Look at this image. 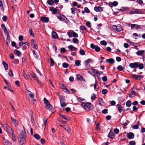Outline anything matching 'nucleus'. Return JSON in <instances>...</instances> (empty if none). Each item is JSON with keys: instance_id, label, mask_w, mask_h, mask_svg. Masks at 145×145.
<instances>
[{"instance_id": "cd10ccee", "label": "nucleus", "mask_w": 145, "mask_h": 145, "mask_svg": "<svg viewBox=\"0 0 145 145\" xmlns=\"http://www.w3.org/2000/svg\"><path fill=\"white\" fill-rule=\"evenodd\" d=\"M59 115L60 116L63 118L65 120H70V119L68 118L65 115H61V114H59Z\"/></svg>"}, {"instance_id": "6ab92c4d", "label": "nucleus", "mask_w": 145, "mask_h": 145, "mask_svg": "<svg viewBox=\"0 0 145 145\" xmlns=\"http://www.w3.org/2000/svg\"><path fill=\"white\" fill-rule=\"evenodd\" d=\"M98 101L99 103V104L101 106H102L103 105V104L104 103L103 99L101 98H99L98 99Z\"/></svg>"}, {"instance_id": "864d4df0", "label": "nucleus", "mask_w": 145, "mask_h": 145, "mask_svg": "<svg viewBox=\"0 0 145 145\" xmlns=\"http://www.w3.org/2000/svg\"><path fill=\"white\" fill-rule=\"evenodd\" d=\"M84 10H85V12L87 13H89L90 12L89 10L87 7H86L84 8Z\"/></svg>"}, {"instance_id": "2eb2a0df", "label": "nucleus", "mask_w": 145, "mask_h": 145, "mask_svg": "<svg viewBox=\"0 0 145 145\" xmlns=\"http://www.w3.org/2000/svg\"><path fill=\"white\" fill-rule=\"evenodd\" d=\"M31 76L32 77V78L34 79L35 81H37V79H38V77L36 76V74L33 73L30 74L29 75V77H30Z\"/></svg>"}, {"instance_id": "5fc2aeb1", "label": "nucleus", "mask_w": 145, "mask_h": 145, "mask_svg": "<svg viewBox=\"0 0 145 145\" xmlns=\"http://www.w3.org/2000/svg\"><path fill=\"white\" fill-rule=\"evenodd\" d=\"M72 37H78V35L76 33L73 31L72 34Z\"/></svg>"}, {"instance_id": "f704fd0d", "label": "nucleus", "mask_w": 145, "mask_h": 145, "mask_svg": "<svg viewBox=\"0 0 145 145\" xmlns=\"http://www.w3.org/2000/svg\"><path fill=\"white\" fill-rule=\"evenodd\" d=\"M75 64L77 66H79L80 65V60H76Z\"/></svg>"}, {"instance_id": "c9c22d12", "label": "nucleus", "mask_w": 145, "mask_h": 145, "mask_svg": "<svg viewBox=\"0 0 145 145\" xmlns=\"http://www.w3.org/2000/svg\"><path fill=\"white\" fill-rule=\"evenodd\" d=\"M117 69L118 71H121L123 69V68L121 65H120L117 67Z\"/></svg>"}, {"instance_id": "9d476101", "label": "nucleus", "mask_w": 145, "mask_h": 145, "mask_svg": "<svg viewBox=\"0 0 145 145\" xmlns=\"http://www.w3.org/2000/svg\"><path fill=\"white\" fill-rule=\"evenodd\" d=\"M131 76L133 78L138 80H139L140 79L142 78L143 77V76L142 75H137L135 74L132 75Z\"/></svg>"}, {"instance_id": "09e8293b", "label": "nucleus", "mask_w": 145, "mask_h": 145, "mask_svg": "<svg viewBox=\"0 0 145 145\" xmlns=\"http://www.w3.org/2000/svg\"><path fill=\"white\" fill-rule=\"evenodd\" d=\"M34 137L37 139L38 140L40 138V136L38 134H35L33 135Z\"/></svg>"}, {"instance_id": "a19ab883", "label": "nucleus", "mask_w": 145, "mask_h": 145, "mask_svg": "<svg viewBox=\"0 0 145 145\" xmlns=\"http://www.w3.org/2000/svg\"><path fill=\"white\" fill-rule=\"evenodd\" d=\"M8 74L9 76H10L12 77L13 76V74L12 72V71L11 69H10Z\"/></svg>"}, {"instance_id": "7ed1b4c3", "label": "nucleus", "mask_w": 145, "mask_h": 145, "mask_svg": "<svg viewBox=\"0 0 145 145\" xmlns=\"http://www.w3.org/2000/svg\"><path fill=\"white\" fill-rule=\"evenodd\" d=\"M81 105L86 109H92L93 108L92 104L89 103H82Z\"/></svg>"}, {"instance_id": "3c124183", "label": "nucleus", "mask_w": 145, "mask_h": 145, "mask_svg": "<svg viewBox=\"0 0 145 145\" xmlns=\"http://www.w3.org/2000/svg\"><path fill=\"white\" fill-rule=\"evenodd\" d=\"M29 31L30 35L32 36L33 37L34 36V34L31 28H30Z\"/></svg>"}, {"instance_id": "de8ad7c7", "label": "nucleus", "mask_w": 145, "mask_h": 145, "mask_svg": "<svg viewBox=\"0 0 145 145\" xmlns=\"http://www.w3.org/2000/svg\"><path fill=\"white\" fill-rule=\"evenodd\" d=\"M62 66L63 67L67 68L68 67L69 65L66 63H63L62 64Z\"/></svg>"}, {"instance_id": "ddd939ff", "label": "nucleus", "mask_w": 145, "mask_h": 145, "mask_svg": "<svg viewBox=\"0 0 145 145\" xmlns=\"http://www.w3.org/2000/svg\"><path fill=\"white\" fill-rule=\"evenodd\" d=\"M3 142L4 145H11L12 143L9 142L5 138H3Z\"/></svg>"}, {"instance_id": "0eeeda50", "label": "nucleus", "mask_w": 145, "mask_h": 145, "mask_svg": "<svg viewBox=\"0 0 145 145\" xmlns=\"http://www.w3.org/2000/svg\"><path fill=\"white\" fill-rule=\"evenodd\" d=\"M113 28L115 30L118 31H120L122 30L121 26L119 25H113Z\"/></svg>"}, {"instance_id": "f3484780", "label": "nucleus", "mask_w": 145, "mask_h": 145, "mask_svg": "<svg viewBox=\"0 0 145 145\" xmlns=\"http://www.w3.org/2000/svg\"><path fill=\"white\" fill-rule=\"evenodd\" d=\"M59 99L60 100V103L61 104V107H63L65 106H66V104L65 102H63V103H62L63 102V98L62 97H60L59 98Z\"/></svg>"}, {"instance_id": "a878e982", "label": "nucleus", "mask_w": 145, "mask_h": 145, "mask_svg": "<svg viewBox=\"0 0 145 145\" xmlns=\"http://www.w3.org/2000/svg\"><path fill=\"white\" fill-rule=\"evenodd\" d=\"M117 106L118 109V111L120 113H121L123 111L122 107L119 105H116Z\"/></svg>"}, {"instance_id": "338daca9", "label": "nucleus", "mask_w": 145, "mask_h": 145, "mask_svg": "<svg viewBox=\"0 0 145 145\" xmlns=\"http://www.w3.org/2000/svg\"><path fill=\"white\" fill-rule=\"evenodd\" d=\"M80 54H85V52L82 49H81L80 50Z\"/></svg>"}, {"instance_id": "423d86ee", "label": "nucleus", "mask_w": 145, "mask_h": 145, "mask_svg": "<svg viewBox=\"0 0 145 145\" xmlns=\"http://www.w3.org/2000/svg\"><path fill=\"white\" fill-rule=\"evenodd\" d=\"M90 47L93 49H94L96 52H99L100 50V48L97 45H95L93 44H90Z\"/></svg>"}, {"instance_id": "f03ea898", "label": "nucleus", "mask_w": 145, "mask_h": 145, "mask_svg": "<svg viewBox=\"0 0 145 145\" xmlns=\"http://www.w3.org/2000/svg\"><path fill=\"white\" fill-rule=\"evenodd\" d=\"M129 66L132 69L138 68L140 69H142L144 68L143 64L139 62L130 63L129 64Z\"/></svg>"}, {"instance_id": "4468645a", "label": "nucleus", "mask_w": 145, "mask_h": 145, "mask_svg": "<svg viewBox=\"0 0 145 145\" xmlns=\"http://www.w3.org/2000/svg\"><path fill=\"white\" fill-rule=\"evenodd\" d=\"M127 136L129 139H133L134 137V135L133 133L130 132L127 133Z\"/></svg>"}, {"instance_id": "79ce46f5", "label": "nucleus", "mask_w": 145, "mask_h": 145, "mask_svg": "<svg viewBox=\"0 0 145 145\" xmlns=\"http://www.w3.org/2000/svg\"><path fill=\"white\" fill-rule=\"evenodd\" d=\"M108 92V90L106 89H103L102 90V93L103 94L105 95Z\"/></svg>"}, {"instance_id": "6e6d98bb", "label": "nucleus", "mask_w": 145, "mask_h": 145, "mask_svg": "<svg viewBox=\"0 0 145 145\" xmlns=\"http://www.w3.org/2000/svg\"><path fill=\"white\" fill-rule=\"evenodd\" d=\"M129 144L130 145H135L136 143L134 141H131L129 142Z\"/></svg>"}, {"instance_id": "e433bc0d", "label": "nucleus", "mask_w": 145, "mask_h": 145, "mask_svg": "<svg viewBox=\"0 0 145 145\" xmlns=\"http://www.w3.org/2000/svg\"><path fill=\"white\" fill-rule=\"evenodd\" d=\"M23 74L24 77L26 80L28 79V77L27 75L25 73L24 70L23 71Z\"/></svg>"}, {"instance_id": "4d7b16f0", "label": "nucleus", "mask_w": 145, "mask_h": 145, "mask_svg": "<svg viewBox=\"0 0 145 145\" xmlns=\"http://www.w3.org/2000/svg\"><path fill=\"white\" fill-rule=\"evenodd\" d=\"M44 101L45 104L46 105L47 104H49V102L48 101L46 98H44Z\"/></svg>"}, {"instance_id": "bb28decb", "label": "nucleus", "mask_w": 145, "mask_h": 145, "mask_svg": "<svg viewBox=\"0 0 145 145\" xmlns=\"http://www.w3.org/2000/svg\"><path fill=\"white\" fill-rule=\"evenodd\" d=\"M3 64L4 65L5 69V70H7L8 68V64L6 63L5 61H3Z\"/></svg>"}, {"instance_id": "412c9836", "label": "nucleus", "mask_w": 145, "mask_h": 145, "mask_svg": "<svg viewBox=\"0 0 145 145\" xmlns=\"http://www.w3.org/2000/svg\"><path fill=\"white\" fill-rule=\"evenodd\" d=\"M46 108L49 110H51L53 108L52 106L50 104V103L49 104H47L46 105Z\"/></svg>"}, {"instance_id": "7c9ffc66", "label": "nucleus", "mask_w": 145, "mask_h": 145, "mask_svg": "<svg viewBox=\"0 0 145 145\" xmlns=\"http://www.w3.org/2000/svg\"><path fill=\"white\" fill-rule=\"evenodd\" d=\"M50 66H52L54 65V60L52 58L51 56L50 57Z\"/></svg>"}, {"instance_id": "49530a36", "label": "nucleus", "mask_w": 145, "mask_h": 145, "mask_svg": "<svg viewBox=\"0 0 145 145\" xmlns=\"http://www.w3.org/2000/svg\"><path fill=\"white\" fill-rule=\"evenodd\" d=\"M65 129L66 131L68 133H69L71 132V130L70 128L68 127H66L64 128Z\"/></svg>"}, {"instance_id": "a211bd4d", "label": "nucleus", "mask_w": 145, "mask_h": 145, "mask_svg": "<svg viewBox=\"0 0 145 145\" xmlns=\"http://www.w3.org/2000/svg\"><path fill=\"white\" fill-rule=\"evenodd\" d=\"M115 136V135L114 133L110 131L108 134V137L110 138H113Z\"/></svg>"}, {"instance_id": "a18cd8bd", "label": "nucleus", "mask_w": 145, "mask_h": 145, "mask_svg": "<svg viewBox=\"0 0 145 145\" xmlns=\"http://www.w3.org/2000/svg\"><path fill=\"white\" fill-rule=\"evenodd\" d=\"M14 53L15 54H21V52L17 50H15L14 51Z\"/></svg>"}, {"instance_id": "c03bdc74", "label": "nucleus", "mask_w": 145, "mask_h": 145, "mask_svg": "<svg viewBox=\"0 0 145 145\" xmlns=\"http://www.w3.org/2000/svg\"><path fill=\"white\" fill-rule=\"evenodd\" d=\"M73 42L74 43H78V40L76 38H73L72 39Z\"/></svg>"}, {"instance_id": "37998d69", "label": "nucleus", "mask_w": 145, "mask_h": 145, "mask_svg": "<svg viewBox=\"0 0 145 145\" xmlns=\"http://www.w3.org/2000/svg\"><path fill=\"white\" fill-rule=\"evenodd\" d=\"M13 63L15 64H18L19 63V60L18 59H15L12 61Z\"/></svg>"}, {"instance_id": "ea45409f", "label": "nucleus", "mask_w": 145, "mask_h": 145, "mask_svg": "<svg viewBox=\"0 0 145 145\" xmlns=\"http://www.w3.org/2000/svg\"><path fill=\"white\" fill-rule=\"evenodd\" d=\"M100 43L101 45L105 46L107 44V43L105 40L101 41L100 42Z\"/></svg>"}, {"instance_id": "0e129e2a", "label": "nucleus", "mask_w": 145, "mask_h": 145, "mask_svg": "<svg viewBox=\"0 0 145 145\" xmlns=\"http://www.w3.org/2000/svg\"><path fill=\"white\" fill-rule=\"evenodd\" d=\"M114 132L116 134H117L118 133L119 130L118 129L116 128L114 129Z\"/></svg>"}, {"instance_id": "c756f323", "label": "nucleus", "mask_w": 145, "mask_h": 145, "mask_svg": "<svg viewBox=\"0 0 145 145\" xmlns=\"http://www.w3.org/2000/svg\"><path fill=\"white\" fill-rule=\"evenodd\" d=\"M52 36L55 38H57L58 37V35L55 32L52 31Z\"/></svg>"}, {"instance_id": "5701e85b", "label": "nucleus", "mask_w": 145, "mask_h": 145, "mask_svg": "<svg viewBox=\"0 0 145 145\" xmlns=\"http://www.w3.org/2000/svg\"><path fill=\"white\" fill-rule=\"evenodd\" d=\"M69 48L71 51L75 50L77 48L74 47L73 46L70 45L68 46Z\"/></svg>"}, {"instance_id": "72a5a7b5", "label": "nucleus", "mask_w": 145, "mask_h": 145, "mask_svg": "<svg viewBox=\"0 0 145 145\" xmlns=\"http://www.w3.org/2000/svg\"><path fill=\"white\" fill-rule=\"evenodd\" d=\"M47 3L49 5H52L54 4L53 0H48Z\"/></svg>"}, {"instance_id": "052dcab7", "label": "nucleus", "mask_w": 145, "mask_h": 145, "mask_svg": "<svg viewBox=\"0 0 145 145\" xmlns=\"http://www.w3.org/2000/svg\"><path fill=\"white\" fill-rule=\"evenodd\" d=\"M80 29L82 30L83 31H84L85 30H86V27L82 26H80Z\"/></svg>"}, {"instance_id": "9b49d317", "label": "nucleus", "mask_w": 145, "mask_h": 145, "mask_svg": "<svg viewBox=\"0 0 145 145\" xmlns=\"http://www.w3.org/2000/svg\"><path fill=\"white\" fill-rule=\"evenodd\" d=\"M50 10L52 12V13L53 14H55L57 12V9L56 8H54L53 7H49Z\"/></svg>"}, {"instance_id": "c85d7f7f", "label": "nucleus", "mask_w": 145, "mask_h": 145, "mask_svg": "<svg viewBox=\"0 0 145 145\" xmlns=\"http://www.w3.org/2000/svg\"><path fill=\"white\" fill-rule=\"evenodd\" d=\"M145 51L143 50H139L136 52L137 54H145Z\"/></svg>"}, {"instance_id": "bf43d9fd", "label": "nucleus", "mask_w": 145, "mask_h": 145, "mask_svg": "<svg viewBox=\"0 0 145 145\" xmlns=\"http://www.w3.org/2000/svg\"><path fill=\"white\" fill-rule=\"evenodd\" d=\"M86 25L88 27H91V23L89 22H87L86 23Z\"/></svg>"}, {"instance_id": "e2e57ef3", "label": "nucleus", "mask_w": 145, "mask_h": 145, "mask_svg": "<svg viewBox=\"0 0 145 145\" xmlns=\"http://www.w3.org/2000/svg\"><path fill=\"white\" fill-rule=\"evenodd\" d=\"M23 37L22 35H20L18 37L19 40L20 41H22L23 40Z\"/></svg>"}, {"instance_id": "b1692460", "label": "nucleus", "mask_w": 145, "mask_h": 145, "mask_svg": "<svg viewBox=\"0 0 145 145\" xmlns=\"http://www.w3.org/2000/svg\"><path fill=\"white\" fill-rule=\"evenodd\" d=\"M73 31L69 30L67 34L68 35L69 37L71 38L72 37V34Z\"/></svg>"}, {"instance_id": "473e14b6", "label": "nucleus", "mask_w": 145, "mask_h": 145, "mask_svg": "<svg viewBox=\"0 0 145 145\" xmlns=\"http://www.w3.org/2000/svg\"><path fill=\"white\" fill-rule=\"evenodd\" d=\"M131 103L130 101H127L126 103V105L127 107H129L131 105Z\"/></svg>"}, {"instance_id": "69168bd1", "label": "nucleus", "mask_w": 145, "mask_h": 145, "mask_svg": "<svg viewBox=\"0 0 145 145\" xmlns=\"http://www.w3.org/2000/svg\"><path fill=\"white\" fill-rule=\"evenodd\" d=\"M108 111L107 109H105L102 110V112L103 114H106L108 113Z\"/></svg>"}, {"instance_id": "680f3d73", "label": "nucleus", "mask_w": 145, "mask_h": 145, "mask_svg": "<svg viewBox=\"0 0 145 145\" xmlns=\"http://www.w3.org/2000/svg\"><path fill=\"white\" fill-rule=\"evenodd\" d=\"M90 71H91V73H93V74H96L97 71H96V70L95 69H92Z\"/></svg>"}, {"instance_id": "58836bf2", "label": "nucleus", "mask_w": 145, "mask_h": 145, "mask_svg": "<svg viewBox=\"0 0 145 145\" xmlns=\"http://www.w3.org/2000/svg\"><path fill=\"white\" fill-rule=\"evenodd\" d=\"M96 95L94 94H93L91 96V99L92 101L95 99L96 98Z\"/></svg>"}, {"instance_id": "20e7f679", "label": "nucleus", "mask_w": 145, "mask_h": 145, "mask_svg": "<svg viewBox=\"0 0 145 145\" xmlns=\"http://www.w3.org/2000/svg\"><path fill=\"white\" fill-rule=\"evenodd\" d=\"M4 128L5 130L7 132L8 135H10L13 132L12 128L9 127L7 124L5 125H4Z\"/></svg>"}, {"instance_id": "6e6552de", "label": "nucleus", "mask_w": 145, "mask_h": 145, "mask_svg": "<svg viewBox=\"0 0 145 145\" xmlns=\"http://www.w3.org/2000/svg\"><path fill=\"white\" fill-rule=\"evenodd\" d=\"M40 20L42 22L47 23L48 22L49 19L48 18L45 16H42L40 18Z\"/></svg>"}, {"instance_id": "39448f33", "label": "nucleus", "mask_w": 145, "mask_h": 145, "mask_svg": "<svg viewBox=\"0 0 145 145\" xmlns=\"http://www.w3.org/2000/svg\"><path fill=\"white\" fill-rule=\"evenodd\" d=\"M129 13L132 14H142L143 13V12L140 10L139 9H133L130 11Z\"/></svg>"}, {"instance_id": "393cba45", "label": "nucleus", "mask_w": 145, "mask_h": 145, "mask_svg": "<svg viewBox=\"0 0 145 145\" xmlns=\"http://www.w3.org/2000/svg\"><path fill=\"white\" fill-rule=\"evenodd\" d=\"M11 119L12 120V123L15 125V126L17 125H18V121L16 120L12 117L11 118Z\"/></svg>"}, {"instance_id": "dca6fc26", "label": "nucleus", "mask_w": 145, "mask_h": 145, "mask_svg": "<svg viewBox=\"0 0 145 145\" xmlns=\"http://www.w3.org/2000/svg\"><path fill=\"white\" fill-rule=\"evenodd\" d=\"M118 3L116 1H114L113 2H110L109 4V6L111 7H112L114 6H116L117 5Z\"/></svg>"}, {"instance_id": "2f4dec72", "label": "nucleus", "mask_w": 145, "mask_h": 145, "mask_svg": "<svg viewBox=\"0 0 145 145\" xmlns=\"http://www.w3.org/2000/svg\"><path fill=\"white\" fill-rule=\"evenodd\" d=\"M77 79L80 80H83V76L80 74H78L77 76Z\"/></svg>"}, {"instance_id": "13d9d810", "label": "nucleus", "mask_w": 145, "mask_h": 145, "mask_svg": "<svg viewBox=\"0 0 145 145\" xmlns=\"http://www.w3.org/2000/svg\"><path fill=\"white\" fill-rule=\"evenodd\" d=\"M102 79L103 81L106 82L107 80V77L106 76H104L102 77Z\"/></svg>"}, {"instance_id": "4be33fe9", "label": "nucleus", "mask_w": 145, "mask_h": 145, "mask_svg": "<svg viewBox=\"0 0 145 145\" xmlns=\"http://www.w3.org/2000/svg\"><path fill=\"white\" fill-rule=\"evenodd\" d=\"M58 19L61 21H63L65 20V16L63 15L59 16L57 17Z\"/></svg>"}, {"instance_id": "f257e3e1", "label": "nucleus", "mask_w": 145, "mask_h": 145, "mask_svg": "<svg viewBox=\"0 0 145 145\" xmlns=\"http://www.w3.org/2000/svg\"><path fill=\"white\" fill-rule=\"evenodd\" d=\"M26 137V133L25 130H22L20 134L18 139L19 143L20 145H22L25 143V139Z\"/></svg>"}, {"instance_id": "aec40b11", "label": "nucleus", "mask_w": 145, "mask_h": 145, "mask_svg": "<svg viewBox=\"0 0 145 145\" xmlns=\"http://www.w3.org/2000/svg\"><path fill=\"white\" fill-rule=\"evenodd\" d=\"M106 62L111 64H114V60L112 58H110L106 60Z\"/></svg>"}, {"instance_id": "774afa93", "label": "nucleus", "mask_w": 145, "mask_h": 145, "mask_svg": "<svg viewBox=\"0 0 145 145\" xmlns=\"http://www.w3.org/2000/svg\"><path fill=\"white\" fill-rule=\"evenodd\" d=\"M15 84L16 85L18 86H20V83L18 80L16 81L15 82Z\"/></svg>"}, {"instance_id": "f8f14e48", "label": "nucleus", "mask_w": 145, "mask_h": 145, "mask_svg": "<svg viewBox=\"0 0 145 145\" xmlns=\"http://www.w3.org/2000/svg\"><path fill=\"white\" fill-rule=\"evenodd\" d=\"M93 62V60L91 59H88L84 62V63L86 66H87L90 63H92Z\"/></svg>"}, {"instance_id": "603ef678", "label": "nucleus", "mask_w": 145, "mask_h": 145, "mask_svg": "<svg viewBox=\"0 0 145 145\" xmlns=\"http://www.w3.org/2000/svg\"><path fill=\"white\" fill-rule=\"evenodd\" d=\"M11 45L12 46L16 48V47H17V46L16 45V43L14 41H12V42Z\"/></svg>"}, {"instance_id": "4c0bfd02", "label": "nucleus", "mask_w": 145, "mask_h": 145, "mask_svg": "<svg viewBox=\"0 0 145 145\" xmlns=\"http://www.w3.org/2000/svg\"><path fill=\"white\" fill-rule=\"evenodd\" d=\"M23 44H24V42H20L19 43V46H17V47H16V48L17 49L19 48Z\"/></svg>"}, {"instance_id": "1a4fd4ad", "label": "nucleus", "mask_w": 145, "mask_h": 145, "mask_svg": "<svg viewBox=\"0 0 145 145\" xmlns=\"http://www.w3.org/2000/svg\"><path fill=\"white\" fill-rule=\"evenodd\" d=\"M131 25V27L132 29H134L135 28L136 29H138L141 28L140 26L138 25L135 24H129V25Z\"/></svg>"}, {"instance_id": "8fccbe9b", "label": "nucleus", "mask_w": 145, "mask_h": 145, "mask_svg": "<svg viewBox=\"0 0 145 145\" xmlns=\"http://www.w3.org/2000/svg\"><path fill=\"white\" fill-rule=\"evenodd\" d=\"M101 9V7H95L94 8V10L96 12L99 11L100 9Z\"/></svg>"}]
</instances>
